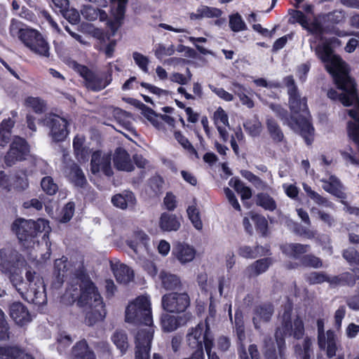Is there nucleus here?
I'll return each instance as SVG.
<instances>
[{
	"mask_svg": "<svg viewBox=\"0 0 359 359\" xmlns=\"http://www.w3.org/2000/svg\"><path fill=\"white\" fill-rule=\"evenodd\" d=\"M0 272L9 276L13 285L21 297L29 303L42 305L46 303L45 285L43 278L34 271L27 270L24 281L13 266L9 251L0 250Z\"/></svg>",
	"mask_w": 359,
	"mask_h": 359,
	"instance_id": "obj_1",
	"label": "nucleus"
},
{
	"mask_svg": "<svg viewBox=\"0 0 359 359\" xmlns=\"http://www.w3.org/2000/svg\"><path fill=\"white\" fill-rule=\"evenodd\" d=\"M62 299L67 304L77 300L80 306L88 305L90 310L86 313V322L89 325L102 320L106 316L102 299L93 283L88 279L80 280L76 278L74 280Z\"/></svg>",
	"mask_w": 359,
	"mask_h": 359,
	"instance_id": "obj_2",
	"label": "nucleus"
},
{
	"mask_svg": "<svg viewBox=\"0 0 359 359\" xmlns=\"http://www.w3.org/2000/svg\"><path fill=\"white\" fill-rule=\"evenodd\" d=\"M12 229L22 246L30 251V255L34 258L38 257V253L43 245L47 251L43 255L41 254L42 260L50 257V244L48 239L50 229L47 220L39 219L35 222L19 218L13 222Z\"/></svg>",
	"mask_w": 359,
	"mask_h": 359,
	"instance_id": "obj_3",
	"label": "nucleus"
},
{
	"mask_svg": "<svg viewBox=\"0 0 359 359\" xmlns=\"http://www.w3.org/2000/svg\"><path fill=\"white\" fill-rule=\"evenodd\" d=\"M289 104L292 113L289 126L293 130L301 134L307 144H311L314 129L310 123L306 98H302L297 89L290 88Z\"/></svg>",
	"mask_w": 359,
	"mask_h": 359,
	"instance_id": "obj_4",
	"label": "nucleus"
},
{
	"mask_svg": "<svg viewBox=\"0 0 359 359\" xmlns=\"http://www.w3.org/2000/svg\"><path fill=\"white\" fill-rule=\"evenodd\" d=\"M291 312L292 307L288 305L285 307L282 316V325L277 329L275 334L276 343L280 353H282L285 345L284 336H293L296 339H299L304 334V328L302 320L298 317L292 319Z\"/></svg>",
	"mask_w": 359,
	"mask_h": 359,
	"instance_id": "obj_5",
	"label": "nucleus"
},
{
	"mask_svg": "<svg viewBox=\"0 0 359 359\" xmlns=\"http://www.w3.org/2000/svg\"><path fill=\"white\" fill-rule=\"evenodd\" d=\"M126 320L132 323L153 325L151 302L148 296L137 297L126 310Z\"/></svg>",
	"mask_w": 359,
	"mask_h": 359,
	"instance_id": "obj_6",
	"label": "nucleus"
},
{
	"mask_svg": "<svg viewBox=\"0 0 359 359\" xmlns=\"http://www.w3.org/2000/svg\"><path fill=\"white\" fill-rule=\"evenodd\" d=\"M19 39L33 53L43 57H49L50 46L37 30L26 27L20 31Z\"/></svg>",
	"mask_w": 359,
	"mask_h": 359,
	"instance_id": "obj_7",
	"label": "nucleus"
},
{
	"mask_svg": "<svg viewBox=\"0 0 359 359\" xmlns=\"http://www.w3.org/2000/svg\"><path fill=\"white\" fill-rule=\"evenodd\" d=\"M187 341L189 346L196 350V355L198 354L201 355L203 353V345L206 349L208 342H210V346H213V337L208 323L206 321L200 323L195 327L191 328L187 334Z\"/></svg>",
	"mask_w": 359,
	"mask_h": 359,
	"instance_id": "obj_8",
	"label": "nucleus"
},
{
	"mask_svg": "<svg viewBox=\"0 0 359 359\" xmlns=\"http://www.w3.org/2000/svg\"><path fill=\"white\" fill-rule=\"evenodd\" d=\"M43 124L50 128L49 135L55 142L63 141L69 133L68 121L66 118L57 114L46 115Z\"/></svg>",
	"mask_w": 359,
	"mask_h": 359,
	"instance_id": "obj_9",
	"label": "nucleus"
},
{
	"mask_svg": "<svg viewBox=\"0 0 359 359\" xmlns=\"http://www.w3.org/2000/svg\"><path fill=\"white\" fill-rule=\"evenodd\" d=\"M74 69L85 79L88 88L99 91L106 88L112 81L111 72L105 77H100L91 72L86 67L74 63Z\"/></svg>",
	"mask_w": 359,
	"mask_h": 359,
	"instance_id": "obj_10",
	"label": "nucleus"
},
{
	"mask_svg": "<svg viewBox=\"0 0 359 359\" xmlns=\"http://www.w3.org/2000/svg\"><path fill=\"white\" fill-rule=\"evenodd\" d=\"M29 153V149L27 142L23 138L16 136L5 156V163L7 165L11 166L18 161L25 160Z\"/></svg>",
	"mask_w": 359,
	"mask_h": 359,
	"instance_id": "obj_11",
	"label": "nucleus"
},
{
	"mask_svg": "<svg viewBox=\"0 0 359 359\" xmlns=\"http://www.w3.org/2000/svg\"><path fill=\"white\" fill-rule=\"evenodd\" d=\"M189 303V297L187 293L172 292L165 294L162 297L163 309L170 313L185 311Z\"/></svg>",
	"mask_w": 359,
	"mask_h": 359,
	"instance_id": "obj_12",
	"label": "nucleus"
},
{
	"mask_svg": "<svg viewBox=\"0 0 359 359\" xmlns=\"http://www.w3.org/2000/svg\"><path fill=\"white\" fill-rule=\"evenodd\" d=\"M90 165V170L94 175L102 172L109 176L112 174L111 157L109 154H102L100 151L94 152L92 154Z\"/></svg>",
	"mask_w": 359,
	"mask_h": 359,
	"instance_id": "obj_13",
	"label": "nucleus"
},
{
	"mask_svg": "<svg viewBox=\"0 0 359 359\" xmlns=\"http://www.w3.org/2000/svg\"><path fill=\"white\" fill-rule=\"evenodd\" d=\"M320 181L323 183L322 188L325 191L341 199L346 198L344 191V186L335 175H330L327 177H323Z\"/></svg>",
	"mask_w": 359,
	"mask_h": 359,
	"instance_id": "obj_14",
	"label": "nucleus"
},
{
	"mask_svg": "<svg viewBox=\"0 0 359 359\" xmlns=\"http://www.w3.org/2000/svg\"><path fill=\"white\" fill-rule=\"evenodd\" d=\"M172 253L180 264H186L194 259L196 250L192 245L178 243L174 246Z\"/></svg>",
	"mask_w": 359,
	"mask_h": 359,
	"instance_id": "obj_15",
	"label": "nucleus"
},
{
	"mask_svg": "<svg viewBox=\"0 0 359 359\" xmlns=\"http://www.w3.org/2000/svg\"><path fill=\"white\" fill-rule=\"evenodd\" d=\"M149 238L144 232H137L128 241V245L140 256H144L149 251Z\"/></svg>",
	"mask_w": 359,
	"mask_h": 359,
	"instance_id": "obj_16",
	"label": "nucleus"
},
{
	"mask_svg": "<svg viewBox=\"0 0 359 359\" xmlns=\"http://www.w3.org/2000/svg\"><path fill=\"white\" fill-rule=\"evenodd\" d=\"M318 346L321 349L325 350L327 355L332 358L335 355L337 347V336L332 330H327L326 334L318 338Z\"/></svg>",
	"mask_w": 359,
	"mask_h": 359,
	"instance_id": "obj_17",
	"label": "nucleus"
},
{
	"mask_svg": "<svg viewBox=\"0 0 359 359\" xmlns=\"http://www.w3.org/2000/svg\"><path fill=\"white\" fill-rule=\"evenodd\" d=\"M144 326L138 330L135 336V348H151L154 328L152 325Z\"/></svg>",
	"mask_w": 359,
	"mask_h": 359,
	"instance_id": "obj_18",
	"label": "nucleus"
},
{
	"mask_svg": "<svg viewBox=\"0 0 359 359\" xmlns=\"http://www.w3.org/2000/svg\"><path fill=\"white\" fill-rule=\"evenodd\" d=\"M10 315L14 321L23 325L31 320V316L26 307L20 302L13 303L10 308Z\"/></svg>",
	"mask_w": 359,
	"mask_h": 359,
	"instance_id": "obj_19",
	"label": "nucleus"
},
{
	"mask_svg": "<svg viewBox=\"0 0 359 359\" xmlns=\"http://www.w3.org/2000/svg\"><path fill=\"white\" fill-rule=\"evenodd\" d=\"M114 163L116 168L120 170L129 172L133 170V165L129 154L122 148H118L116 150Z\"/></svg>",
	"mask_w": 359,
	"mask_h": 359,
	"instance_id": "obj_20",
	"label": "nucleus"
},
{
	"mask_svg": "<svg viewBox=\"0 0 359 359\" xmlns=\"http://www.w3.org/2000/svg\"><path fill=\"white\" fill-rule=\"evenodd\" d=\"M111 269L116 280L121 283H128L133 278V271L126 265L116 262L111 264Z\"/></svg>",
	"mask_w": 359,
	"mask_h": 359,
	"instance_id": "obj_21",
	"label": "nucleus"
},
{
	"mask_svg": "<svg viewBox=\"0 0 359 359\" xmlns=\"http://www.w3.org/2000/svg\"><path fill=\"white\" fill-rule=\"evenodd\" d=\"M273 309L271 304L259 306L255 309L253 317V323L256 329H259L262 323L268 322L272 315Z\"/></svg>",
	"mask_w": 359,
	"mask_h": 359,
	"instance_id": "obj_22",
	"label": "nucleus"
},
{
	"mask_svg": "<svg viewBox=\"0 0 359 359\" xmlns=\"http://www.w3.org/2000/svg\"><path fill=\"white\" fill-rule=\"evenodd\" d=\"M136 202L135 197L131 191H125L121 194H116L111 198V203L121 209L132 207Z\"/></svg>",
	"mask_w": 359,
	"mask_h": 359,
	"instance_id": "obj_23",
	"label": "nucleus"
},
{
	"mask_svg": "<svg viewBox=\"0 0 359 359\" xmlns=\"http://www.w3.org/2000/svg\"><path fill=\"white\" fill-rule=\"evenodd\" d=\"M158 225L163 231H177L180 227V222L175 215L163 212L159 218Z\"/></svg>",
	"mask_w": 359,
	"mask_h": 359,
	"instance_id": "obj_24",
	"label": "nucleus"
},
{
	"mask_svg": "<svg viewBox=\"0 0 359 359\" xmlns=\"http://www.w3.org/2000/svg\"><path fill=\"white\" fill-rule=\"evenodd\" d=\"M65 175L77 187H83L86 184L83 172L75 163L72 164L65 170Z\"/></svg>",
	"mask_w": 359,
	"mask_h": 359,
	"instance_id": "obj_25",
	"label": "nucleus"
},
{
	"mask_svg": "<svg viewBox=\"0 0 359 359\" xmlns=\"http://www.w3.org/2000/svg\"><path fill=\"white\" fill-rule=\"evenodd\" d=\"M222 12L220 9L207 6H201L197 8L195 13L190 14V18L193 20H201L204 18H214L221 16Z\"/></svg>",
	"mask_w": 359,
	"mask_h": 359,
	"instance_id": "obj_26",
	"label": "nucleus"
},
{
	"mask_svg": "<svg viewBox=\"0 0 359 359\" xmlns=\"http://www.w3.org/2000/svg\"><path fill=\"white\" fill-rule=\"evenodd\" d=\"M71 359H95L93 351L88 349L85 341L78 342L73 348Z\"/></svg>",
	"mask_w": 359,
	"mask_h": 359,
	"instance_id": "obj_27",
	"label": "nucleus"
},
{
	"mask_svg": "<svg viewBox=\"0 0 359 359\" xmlns=\"http://www.w3.org/2000/svg\"><path fill=\"white\" fill-rule=\"evenodd\" d=\"M1 359H34L31 355L24 353L16 347H0Z\"/></svg>",
	"mask_w": 359,
	"mask_h": 359,
	"instance_id": "obj_28",
	"label": "nucleus"
},
{
	"mask_svg": "<svg viewBox=\"0 0 359 359\" xmlns=\"http://www.w3.org/2000/svg\"><path fill=\"white\" fill-rule=\"evenodd\" d=\"M309 245L299 243H289L282 246V251L287 256L294 258L299 257L309 250Z\"/></svg>",
	"mask_w": 359,
	"mask_h": 359,
	"instance_id": "obj_29",
	"label": "nucleus"
},
{
	"mask_svg": "<svg viewBox=\"0 0 359 359\" xmlns=\"http://www.w3.org/2000/svg\"><path fill=\"white\" fill-rule=\"evenodd\" d=\"M15 121L8 118L4 119L0 124V146L5 147L8 142L11 135V129L14 126Z\"/></svg>",
	"mask_w": 359,
	"mask_h": 359,
	"instance_id": "obj_30",
	"label": "nucleus"
},
{
	"mask_svg": "<svg viewBox=\"0 0 359 359\" xmlns=\"http://www.w3.org/2000/svg\"><path fill=\"white\" fill-rule=\"evenodd\" d=\"M163 287L166 290H175L180 286V278L174 274L166 271H161L159 275Z\"/></svg>",
	"mask_w": 359,
	"mask_h": 359,
	"instance_id": "obj_31",
	"label": "nucleus"
},
{
	"mask_svg": "<svg viewBox=\"0 0 359 359\" xmlns=\"http://www.w3.org/2000/svg\"><path fill=\"white\" fill-rule=\"evenodd\" d=\"M271 264V259H262L256 261L254 264L248 266L246 269V272L249 276H258L266 271Z\"/></svg>",
	"mask_w": 359,
	"mask_h": 359,
	"instance_id": "obj_32",
	"label": "nucleus"
},
{
	"mask_svg": "<svg viewBox=\"0 0 359 359\" xmlns=\"http://www.w3.org/2000/svg\"><path fill=\"white\" fill-rule=\"evenodd\" d=\"M81 15L88 20H95L99 18L100 21H104L107 19V13L99 9H97L91 6H86L81 10Z\"/></svg>",
	"mask_w": 359,
	"mask_h": 359,
	"instance_id": "obj_33",
	"label": "nucleus"
},
{
	"mask_svg": "<svg viewBox=\"0 0 359 359\" xmlns=\"http://www.w3.org/2000/svg\"><path fill=\"white\" fill-rule=\"evenodd\" d=\"M303 189L304 191L306 193V194L318 205H323L326 208H330L331 209H334V205L329 201L325 198L320 196L318 193L313 191L311 187H309L308 184L304 183L302 184Z\"/></svg>",
	"mask_w": 359,
	"mask_h": 359,
	"instance_id": "obj_34",
	"label": "nucleus"
},
{
	"mask_svg": "<svg viewBox=\"0 0 359 359\" xmlns=\"http://www.w3.org/2000/svg\"><path fill=\"white\" fill-rule=\"evenodd\" d=\"M245 132L251 137L259 136L262 131V125L257 116L247 120L243 124Z\"/></svg>",
	"mask_w": 359,
	"mask_h": 359,
	"instance_id": "obj_35",
	"label": "nucleus"
},
{
	"mask_svg": "<svg viewBox=\"0 0 359 359\" xmlns=\"http://www.w3.org/2000/svg\"><path fill=\"white\" fill-rule=\"evenodd\" d=\"M180 325V318L168 313L162 315L161 327L165 332H170Z\"/></svg>",
	"mask_w": 359,
	"mask_h": 359,
	"instance_id": "obj_36",
	"label": "nucleus"
},
{
	"mask_svg": "<svg viewBox=\"0 0 359 359\" xmlns=\"http://www.w3.org/2000/svg\"><path fill=\"white\" fill-rule=\"evenodd\" d=\"M229 184L239 194H241L242 200L249 199L251 198V189L249 187H245L239 179L233 177L230 180Z\"/></svg>",
	"mask_w": 359,
	"mask_h": 359,
	"instance_id": "obj_37",
	"label": "nucleus"
},
{
	"mask_svg": "<svg viewBox=\"0 0 359 359\" xmlns=\"http://www.w3.org/2000/svg\"><path fill=\"white\" fill-rule=\"evenodd\" d=\"M189 220L197 230L203 229V222L201 219L200 212L196 205H189L187 210Z\"/></svg>",
	"mask_w": 359,
	"mask_h": 359,
	"instance_id": "obj_38",
	"label": "nucleus"
},
{
	"mask_svg": "<svg viewBox=\"0 0 359 359\" xmlns=\"http://www.w3.org/2000/svg\"><path fill=\"white\" fill-rule=\"evenodd\" d=\"M111 340L117 348L121 351L122 354L126 352L128 348V342L127 336L124 332L120 331L116 332L113 334Z\"/></svg>",
	"mask_w": 359,
	"mask_h": 359,
	"instance_id": "obj_39",
	"label": "nucleus"
},
{
	"mask_svg": "<svg viewBox=\"0 0 359 359\" xmlns=\"http://www.w3.org/2000/svg\"><path fill=\"white\" fill-rule=\"evenodd\" d=\"M257 203L266 210L273 211L276 208V203L273 198L266 194L257 195Z\"/></svg>",
	"mask_w": 359,
	"mask_h": 359,
	"instance_id": "obj_40",
	"label": "nucleus"
},
{
	"mask_svg": "<svg viewBox=\"0 0 359 359\" xmlns=\"http://www.w3.org/2000/svg\"><path fill=\"white\" fill-rule=\"evenodd\" d=\"M232 85L235 88V93L239 97L241 103L250 109L254 107V102L251 100V98L250 97H248L244 93V91H245L244 87L238 83H233Z\"/></svg>",
	"mask_w": 359,
	"mask_h": 359,
	"instance_id": "obj_41",
	"label": "nucleus"
},
{
	"mask_svg": "<svg viewBox=\"0 0 359 359\" xmlns=\"http://www.w3.org/2000/svg\"><path fill=\"white\" fill-rule=\"evenodd\" d=\"M229 27L232 31L238 32L247 29V26L241 15L235 13L229 16Z\"/></svg>",
	"mask_w": 359,
	"mask_h": 359,
	"instance_id": "obj_42",
	"label": "nucleus"
},
{
	"mask_svg": "<svg viewBox=\"0 0 359 359\" xmlns=\"http://www.w3.org/2000/svg\"><path fill=\"white\" fill-rule=\"evenodd\" d=\"M268 130L274 141L280 142L283 134L275 121L268 118L266 121Z\"/></svg>",
	"mask_w": 359,
	"mask_h": 359,
	"instance_id": "obj_43",
	"label": "nucleus"
},
{
	"mask_svg": "<svg viewBox=\"0 0 359 359\" xmlns=\"http://www.w3.org/2000/svg\"><path fill=\"white\" fill-rule=\"evenodd\" d=\"M213 120L216 127L229 126L228 116L220 107L214 112Z\"/></svg>",
	"mask_w": 359,
	"mask_h": 359,
	"instance_id": "obj_44",
	"label": "nucleus"
},
{
	"mask_svg": "<svg viewBox=\"0 0 359 359\" xmlns=\"http://www.w3.org/2000/svg\"><path fill=\"white\" fill-rule=\"evenodd\" d=\"M25 104L26 107L32 108L36 113L43 111L45 107L43 101L39 97H28L26 98Z\"/></svg>",
	"mask_w": 359,
	"mask_h": 359,
	"instance_id": "obj_45",
	"label": "nucleus"
},
{
	"mask_svg": "<svg viewBox=\"0 0 359 359\" xmlns=\"http://www.w3.org/2000/svg\"><path fill=\"white\" fill-rule=\"evenodd\" d=\"M175 53L173 46H165L163 44L158 43L156 45L154 49V55L158 58L161 60L165 56H170Z\"/></svg>",
	"mask_w": 359,
	"mask_h": 359,
	"instance_id": "obj_46",
	"label": "nucleus"
},
{
	"mask_svg": "<svg viewBox=\"0 0 359 359\" xmlns=\"http://www.w3.org/2000/svg\"><path fill=\"white\" fill-rule=\"evenodd\" d=\"M235 327L238 339L242 343L245 339V335L243 316L241 312H236L235 313Z\"/></svg>",
	"mask_w": 359,
	"mask_h": 359,
	"instance_id": "obj_47",
	"label": "nucleus"
},
{
	"mask_svg": "<svg viewBox=\"0 0 359 359\" xmlns=\"http://www.w3.org/2000/svg\"><path fill=\"white\" fill-rule=\"evenodd\" d=\"M69 263L66 257H62L60 259H56L55 262V273L57 274L58 278L60 276H64L65 273L69 270Z\"/></svg>",
	"mask_w": 359,
	"mask_h": 359,
	"instance_id": "obj_48",
	"label": "nucleus"
},
{
	"mask_svg": "<svg viewBox=\"0 0 359 359\" xmlns=\"http://www.w3.org/2000/svg\"><path fill=\"white\" fill-rule=\"evenodd\" d=\"M43 190L49 195H53L57 191V185L54 183L53 180L50 177H45L41 182Z\"/></svg>",
	"mask_w": 359,
	"mask_h": 359,
	"instance_id": "obj_49",
	"label": "nucleus"
},
{
	"mask_svg": "<svg viewBox=\"0 0 359 359\" xmlns=\"http://www.w3.org/2000/svg\"><path fill=\"white\" fill-rule=\"evenodd\" d=\"M191 74L189 70L187 69V75L185 76L182 74L178 72L172 73L169 79L170 81L180 84V85H186L187 84L191 79Z\"/></svg>",
	"mask_w": 359,
	"mask_h": 359,
	"instance_id": "obj_50",
	"label": "nucleus"
},
{
	"mask_svg": "<svg viewBox=\"0 0 359 359\" xmlns=\"http://www.w3.org/2000/svg\"><path fill=\"white\" fill-rule=\"evenodd\" d=\"M110 110H111L113 116L119 123H122L127 129L130 130V123L126 121V119L130 117L128 113L119 108H111Z\"/></svg>",
	"mask_w": 359,
	"mask_h": 359,
	"instance_id": "obj_51",
	"label": "nucleus"
},
{
	"mask_svg": "<svg viewBox=\"0 0 359 359\" xmlns=\"http://www.w3.org/2000/svg\"><path fill=\"white\" fill-rule=\"evenodd\" d=\"M63 17L67 20L71 24H76L80 19L79 12L74 8H68V7L60 11Z\"/></svg>",
	"mask_w": 359,
	"mask_h": 359,
	"instance_id": "obj_52",
	"label": "nucleus"
},
{
	"mask_svg": "<svg viewBox=\"0 0 359 359\" xmlns=\"http://www.w3.org/2000/svg\"><path fill=\"white\" fill-rule=\"evenodd\" d=\"M133 57L137 65L145 73L148 72L149 60L147 57L139 53H134Z\"/></svg>",
	"mask_w": 359,
	"mask_h": 359,
	"instance_id": "obj_53",
	"label": "nucleus"
},
{
	"mask_svg": "<svg viewBox=\"0 0 359 359\" xmlns=\"http://www.w3.org/2000/svg\"><path fill=\"white\" fill-rule=\"evenodd\" d=\"M341 155L346 163L359 165V160L356 158L351 148H348L341 151Z\"/></svg>",
	"mask_w": 359,
	"mask_h": 359,
	"instance_id": "obj_54",
	"label": "nucleus"
},
{
	"mask_svg": "<svg viewBox=\"0 0 359 359\" xmlns=\"http://www.w3.org/2000/svg\"><path fill=\"white\" fill-rule=\"evenodd\" d=\"M306 280L311 284H319L329 281V279L323 273L313 272L307 275Z\"/></svg>",
	"mask_w": 359,
	"mask_h": 359,
	"instance_id": "obj_55",
	"label": "nucleus"
},
{
	"mask_svg": "<svg viewBox=\"0 0 359 359\" xmlns=\"http://www.w3.org/2000/svg\"><path fill=\"white\" fill-rule=\"evenodd\" d=\"M208 87L219 98L224 100V101L230 102L233 100V95L229 93V92L226 91L224 89L222 88H217L211 84H210Z\"/></svg>",
	"mask_w": 359,
	"mask_h": 359,
	"instance_id": "obj_56",
	"label": "nucleus"
},
{
	"mask_svg": "<svg viewBox=\"0 0 359 359\" xmlns=\"http://www.w3.org/2000/svg\"><path fill=\"white\" fill-rule=\"evenodd\" d=\"M251 219L255 224L257 229L262 233H265L268 226L266 219L262 216L253 214L251 215Z\"/></svg>",
	"mask_w": 359,
	"mask_h": 359,
	"instance_id": "obj_57",
	"label": "nucleus"
},
{
	"mask_svg": "<svg viewBox=\"0 0 359 359\" xmlns=\"http://www.w3.org/2000/svg\"><path fill=\"white\" fill-rule=\"evenodd\" d=\"M312 34L321 37L323 33V28L318 19H315L311 23L308 22V26L305 27ZM322 40V38H320Z\"/></svg>",
	"mask_w": 359,
	"mask_h": 359,
	"instance_id": "obj_58",
	"label": "nucleus"
},
{
	"mask_svg": "<svg viewBox=\"0 0 359 359\" xmlns=\"http://www.w3.org/2000/svg\"><path fill=\"white\" fill-rule=\"evenodd\" d=\"M302 263L305 266L313 268H320L322 266L321 260L318 257L311 255L304 256L302 259Z\"/></svg>",
	"mask_w": 359,
	"mask_h": 359,
	"instance_id": "obj_59",
	"label": "nucleus"
},
{
	"mask_svg": "<svg viewBox=\"0 0 359 359\" xmlns=\"http://www.w3.org/2000/svg\"><path fill=\"white\" fill-rule=\"evenodd\" d=\"M74 212V203H68L62 210L61 222H67L71 219Z\"/></svg>",
	"mask_w": 359,
	"mask_h": 359,
	"instance_id": "obj_60",
	"label": "nucleus"
},
{
	"mask_svg": "<svg viewBox=\"0 0 359 359\" xmlns=\"http://www.w3.org/2000/svg\"><path fill=\"white\" fill-rule=\"evenodd\" d=\"M163 183L162 178L158 176L154 177L149 180V186L154 195H157L161 191Z\"/></svg>",
	"mask_w": 359,
	"mask_h": 359,
	"instance_id": "obj_61",
	"label": "nucleus"
},
{
	"mask_svg": "<svg viewBox=\"0 0 359 359\" xmlns=\"http://www.w3.org/2000/svg\"><path fill=\"white\" fill-rule=\"evenodd\" d=\"M344 257L350 263L359 264V253L353 248L346 250L343 253Z\"/></svg>",
	"mask_w": 359,
	"mask_h": 359,
	"instance_id": "obj_62",
	"label": "nucleus"
},
{
	"mask_svg": "<svg viewBox=\"0 0 359 359\" xmlns=\"http://www.w3.org/2000/svg\"><path fill=\"white\" fill-rule=\"evenodd\" d=\"M317 213L319 219L329 227L334 226L336 222L334 217L331 214L320 210H317Z\"/></svg>",
	"mask_w": 359,
	"mask_h": 359,
	"instance_id": "obj_63",
	"label": "nucleus"
},
{
	"mask_svg": "<svg viewBox=\"0 0 359 359\" xmlns=\"http://www.w3.org/2000/svg\"><path fill=\"white\" fill-rule=\"evenodd\" d=\"M163 204L167 210H174L177 206L175 196L170 192L167 193L163 199Z\"/></svg>",
	"mask_w": 359,
	"mask_h": 359,
	"instance_id": "obj_64",
	"label": "nucleus"
}]
</instances>
